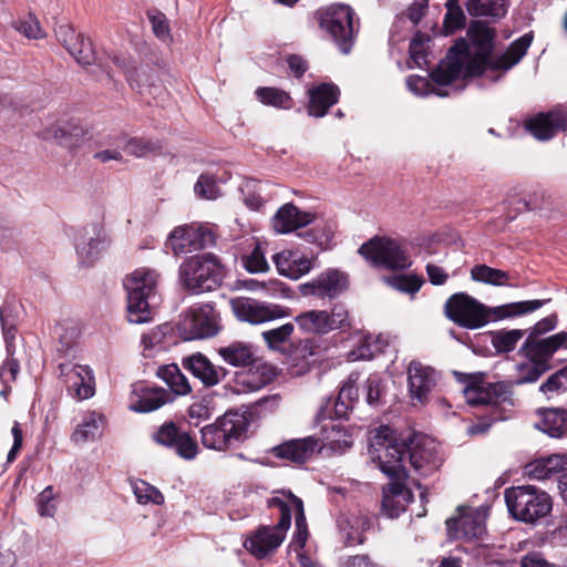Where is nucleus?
Segmentation results:
<instances>
[{"label":"nucleus","mask_w":567,"mask_h":567,"mask_svg":"<svg viewBox=\"0 0 567 567\" xmlns=\"http://www.w3.org/2000/svg\"><path fill=\"white\" fill-rule=\"evenodd\" d=\"M161 148V144L155 141L144 138H128L124 141L123 150L133 156L143 157L151 153H154Z\"/></svg>","instance_id":"nucleus-54"},{"label":"nucleus","mask_w":567,"mask_h":567,"mask_svg":"<svg viewBox=\"0 0 567 567\" xmlns=\"http://www.w3.org/2000/svg\"><path fill=\"white\" fill-rule=\"evenodd\" d=\"M560 348H567V332L565 331L542 340H536L532 336L525 340L520 352L524 353L527 359H532L529 367L534 369V371L529 380H538L548 369V360Z\"/></svg>","instance_id":"nucleus-15"},{"label":"nucleus","mask_w":567,"mask_h":567,"mask_svg":"<svg viewBox=\"0 0 567 567\" xmlns=\"http://www.w3.org/2000/svg\"><path fill=\"white\" fill-rule=\"evenodd\" d=\"M494 38H458L445 59L431 73L432 80L447 85L457 78L483 76L501 80L526 54L533 38H517L506 50H499Z\"/></svg>","instance_id":"nucleus-1"},{"label":"nucleus","mask_w":567,"mask_h":567,"mask_svg":"<svg viewBox=\"0 0 567 567\" xmlns=\"http://www.w3.org/2000/svg\"><path fill=\"white\" fill-rule=\"evenodd\" d=\"M255 95L264 105L284 110L292 107V99L289 93L277 87L260 86L256 89Z\"/></svg>","instance_id":"nucleus-43"},{"label":"nucleus","mask_w":567,"mask_h":567,"mask_svg":"<svg viewBox=\"0 0 567 567\" xmlns=\"http://www.w3.org/2000/svg\"><path fill=\"white\" fill-rule=\"evenodd\" d=\"M236 391L237 392H255L267 384L268 379L259 373V368L254 371L249 369L236 374Z\"/></svg>","instance_id":"nucleus-49"},{"label":"nucleus","mask_w":567,"mask_h":567,"mask_svg":"<svg viewBox=\"0 0 567 567\" xmlns=\"http://www.w3.org/2000/svg\"><path fill=\"white\" fill-rule=\"evenodd\" d=\"M295 331L292 323H285L278 328L264 331L261 337L272 350H280L290 340Z\"/></svg>","instance_id":"nucleus-51"},{"label":"nucleus","mask_w":567,"mask_h":567,"mask_svg":"<svg viewBox=\"0 0 567 567\" xmlns=\"http://www.w3.org/2000/svg\"><path fill=\"white\" fill-rule=\"evenodd\" d=\"M60 377L70 395L76 400H86L95 393V381L87 365L60 364Z\"/></svg>","instance_id":"nucleus-19"},{"label":"nucleus","mask_w":567,"mask_h":567,"mask_svg":"<svg viewBox=\"0 0 567 567\" xmlns=\"http://www.w3.org/2000/svg\"><path fill=\"white\" fill-rule=\"evenodd\" d=\"M432 38H411L409 44V68H425L430 64Z\"/></svg>","instance_id":"nucleus-44"},{"label":"nucleus","mask_w":567,"mask_h":567,"mask_svg":"<svg viewBox=\"0 0 567 567\" xmlns=\"http://www.w3.org/2000/svg\"><path fill=\"white\" fill-rule=\"evenodd\" d=\"M63 47L79 64L90 65L95 61V51L91 38H64Z\"/></svg>","instance_id":"nucleus-40"},{"label":"nucleus","mask_w":567,"mask_h":567,"mask_svg":"<svg viewBox=\"0 0 567 567\" xmlns=\"http://www.w3.org/2000/svg\"><path fill=\"white\" fill-rule=\"evenodd\" d=\"M347 288V277L337 269H328L299 286L305 297L336 298Z\"/></svg>","instance_id":"nucleus-22"},{"label":"nucleus","mask_w":567,"mask_h":567,"mask_svg":"<svg viewBox=\"0 0 567 567\" xmlns=\"http://www.w3.org/2000/svg\"><path fill=\"white\" fill-rule=\"evenodd\" d=\"M437 372L419 361H412L408 368L409 392L413 400L425 403L437 384Z\"/></svg>","instance_id":"nucleus-23"},{"label":"nucleus","mask_w":567,"mask_h":567,"mask_svg":"<svg viewBox=\"0 0 567 567\" xmlns=\"http://www.w3.org/2000/svg\"><path fill=\"white\" fill-rule=\"evenodd\" d=\"M9 312L10 311H9L8 307L0 308V321H1L2 332H3V339L6 342L7 354L13 355V353H14L13 341L16 339L17 329H16L12 320H10Z\"/></svg>","instance_id":"nucleus-57"},{"label":"nucleus","mask_w":567,"mask_h":567,"mask_svg":"<svg viewBox=\"0 0 567 567\" xmlns=\"http://www.w3.org/2000/svg\"><path fill=\"white\" fill-rule=\"evenodd\" d=\"M369 527V519L359 515H341L338 518L340 537L347 546L363 543V532Z\"/></svg>","instance_id":"nucleus-35"},{"label":"nucleus","mask_w":567,"mask_h":567,"mask_svg":"<svg viewBox=\"0 0 567 567\" xmlns=\"http://www.w3.org/2000/svg\"><path fill=\"white\" fill-rule=\"evenodd\" d=\"M202 443L207 449L217 451H224L230 446L218 421L202 429Z\"/></svg>","instance_id":"nucleus-47"},{"label":"nucleus","mask_w":567,"mask_h":567,"mask_svg":"<svg viewBox=\"0 0 567 567\" xmlns=\"http://www.w3.org/2000/svg\"><path fill=\"white\" fill-rule=\"evenodd\" d=\"M217 353L226 363L233 367H248L257 360L255 347L243 341H234L225 347H220Z\"/></svg>","instance_id":"nucleus-34"},{"label":"nucleus","mask_w":567,"mask_h":567,"mask_svg":"<svg viewBox=\"0 0 567 567\" xmlns=\"http://www.w3.org/2000/svg\"><path fill=\"white\" fill-rule=\"evenodd\" d=\"M409 446L399 441L394 431L389 426H380L370 443V453L373 461H378L379 468L390 478L403 481L409 471L406 460Z\"/></svg>","instance_id":"nucleus-3"},{"label":"nucleus","mask_w":567,"mask_h":567,"mask_svg":"<svg viewBox=\"0 0 567 567\" xmlns=\"http://www.w3.org/2000/svg\"><path fill=\"white\" fill-rule=\"evenodd\" d=\"M385 281L389 286L394 288L395 290L414 295L416 293L422 285L424 284V280L416 276V275H408V276H392L386 277Z\"/></svg>","instance_id":"nucleus-52"},{"label":"nucleus","mask_w":567,"mask_h":567,"mask_svg":"<svg viewBox=\"0 0 567 567\" xmlns=\"http://www.w3.org/2000/svg\"><path fill=\"white\" fill-rule=\"evenodd\" d=\"M471 278L474 281L492 286L509 285V274L501 269L492 268L486 265H476L471 269Z\"/></svg>","instance_id":"nucleus-45"},{"label":"nucleus","mask_w":567,"mask_h":567,"mask_svg":"<svg viewBox=\"0 0 567 567\" xmlns=\"http://www.w3.org/2000/svg\"><path fill=\"white\" fill-rule=\"evenodd\" d=\"M84 133V128L74 122L56 121L45 126L38 134L44 141L54 142L65 147H72Z\"/></svg>","instance_id":"nucleus-29"},{"label":"nucleus","mask_w":567,"mask_h":567,"mask_svg":"<svg viewBox=\"0 0 567 567\" xmlns=\"http://www.w3.org/2000/svg\"><path fill=\"white\" fill-rule=\"evenodd\" d=\"M244 268L250 274L267 272L269 264L266 259L264 244L255 240L252 249L241 257Z\"/></svg>","instance_id":"nucleus-46"},{"label":"nucleus","mask_w":567,"mask_h":567,"mask_svg":"<svg viewBox=\"0 0 567 567\" xmlns=\"http://www.w3.org/2000/svg\"><path fill=\"white\" fill-rule=\"evenodd\" d=\"M110 244V237L102 223L87 224L75 243L80 262L84 266H92L107 250Z\"/></svg>","instance_id":"nucleus-17"},{"label":"nucleus","mask_w":567,"mask_h":567,"mask_svg":"<svg viewBox=\"0 0 567 567\" xmlns=\"http://www.w3.org/2000/svg\"><path fill=\"white\" fill-rule=\"evenodd\" d=\"M408 452L406 465L409 464L420 475H430L442 464V458L439 455V444L432 437L416 436L411 442Z\"/></svg>","instance_id":"nucleus-18"},{"label":"nucleus","mask_w":567,"mask_h":567,"mask_svg":"<svg viewBox=\"0 0 567 567\" xmlns=\"http://www.w3.org/2000/svg\"><path fill=\"white\" fill-rule=\"evenodd\" d=\"M157 280V272L150 268H138L124 279L130 322L144 323L151 320V301L156 297Z\"/></svg>","instance_id":"nucleus-4"},{"label":"nucleus","mask_w":567,"mask_h":567,"mask_svg":"<svg viewBox=\"0 0 567 567\" xmlns=\"http://www.w3.org/2000/svg\"><path fill=\"white\" fill-rule=\"evenodd\" d=\"M329 330L333 331L341 329L349 324L348 310L342 306H334L330 312H328Z\"/></svg>","instance_id":"nucleus-62"},{"label":"nucleus","mask_w":567,"mask_h":567,"mask_svg":"<svg viewBox=\"0 0 567 567\" xmlns=\"http://www.w3.org/2000/svg\"><path fill=\"white\" fill-rule=\"evenodd\" d=\"M526 473L530 478L544 481L553 477V474L544 458L536 460L526 466Z\"/></svg>","instance_id":"nucleus-63"},{"label":"nucleus","mask_w":567,"mask_h":567,"mask_svg":"<svg viewBox=\"0 0 567 567\" xmlns=\"http://www.w3.org/2000/svg\"><path fill=\"white\" fill-rule=\"evenodd\" d=\"M153 440L159 445L174 449L185 460H193L198 453L196 441L187 432L181 431L173 422L162 424L154 432Z\"/></svg>","instance_id":"nucleus-21"},{"label":"nucleus","mask_w":567,"mask_h":567,"mask_svg":"<svg viewBox=\"0 0 567 567\" xmlns=\"http://www.w3.org/2000/svg\"><path fill=\"white\" fill-rule=\"evenodd\" d=\"M272 262L279 275L298 280L316 268L317 258L306 255L299 249H284L272 256Z\"/></svg>","instance_id":"nucleus-20"},{"label":"nucleus","mask_w":567,"mask_h":567,"mask_svg":"<svg viewBox=\"0 0 567 567\" xmlns=\"http://www.w3.org/2000/svg\"><path fill=\"white\" fill-rule=\"evenodd\" d=\"M126 79L130 85L133 89H137L141 93L151 86H153V81L151 74L143 66L136 68H127L125 71Z\"/></svg>","instance_id":"nucleus-56"},{"label":"nucleus","mask_w":567,"mask_h":567,"mask_svg":"<svg viewBox=\"0 0 567 567\" xmlns=\"http://www.w3.org/2000/svg\"><path fill=\"white\" fill-rule=\"evenodd\" d=\"M410 493L400 483L391 485V493L383 496L382 506L390 517H398L405 511V504L410 499Z\"/></svg>","instance_id":"nucleus-42"},{"label":"nucleus","mask_w":567,"mask_h":567,"mask_svg":"<svg viewBox=\"0 0 567 567\" xmlns=\"http://www.w3.org/2000/svg\"><path fill=\"white\" fill-rule=\"evenodd\" d=\"M220 329L218 313L212 305H194L181 318L178 330L185 340L214 337Z\"/></svg>","instance_id":"nucleus-13"},{"label":"nucleus","mask_w":567,"mask_h":567,"mask_svg":"<svg viewBox=\"0 0 567 567\" xmlns=\"http://www.w3.org/2000/svg\"><path fill=\"white\" fill-rule=\"evenodd\" d=\"M55 493L52 486H47L37 498L38 513L42 517H52L55 513Z\"/></svg>","instance_id":"nucleus-58"},{"label":"nucleus","mask_w":567,"mask_h":567,"mask_svg":"<svg viewBox=\"0 0 567 567\" xmlns=\"http://www.w3.org/2000/svg\"><path fill=\"white\" fill-rule=\"evenodd\" d=\"M163 338L164 332L161 328L154 329L150 333L144 334L142 337L144 357H153L157 350L163 349L161 346Z\"/></svg>","instance_id":"nucleus-61"},{"label":"nucleus","mask_w":567,"mask_h":567,"mask_svg":"<svg viewBox=\"0 0 567 567\" xmlns=\"http://www.w3.org/2000/svg\"><path fill=\"white\" fill-rule=\"evenodd\" d=\"M309 104L308 113L310 116L322 117L328 110L334 105L340 95L339 87L332 83H322L308 91Z\"/></svg>","instance_id":"nucleus-31"},{"label":"nucleus","mask_w":567,"mask_h":567,"mask_svg":"<svg viewBox=\"0 0 567 567\" xmlns=\"http://www.w3.org/2000/svg\"><path fill=\"white\" fill-rule=\"evenodd\" d=\"M430 0H413L405 11L401 12L395 18V25L410 23V28H405V31L412 33V35H427L425 31L419 28L422 19L425 17L429 10Z\"/></svg>","instance_id":"nucleus-37"},{"label":"nucleus","mask_w":567,"mask_h":567,"mask_svg":"<svg viewBox=\"0 0 567 567\" xmlns=\"http://www.w3.org/2000/svg\"><path fill=\"white\" fill-rule=\"evenodd\" d=\"M171 399V394L158 388H148L143 383L133 385L130 395V409L135 412H153L162 408Z\"/></svg>","instance_id":"nucleus-25"},{"label":"nucleus","mask_w":567,"mask_h":567,"mask_svg":"<svg viewBox=\"0 0 567 567\" xmlns=\"http://www.w3.org/2000/svg\"><path fill=\"white\" fill-rule=\"evenodd\" d=\"M545 300H526L487 308L473 297L457 292L445 303V313L450 320L466 329H477L491 320L523 316L545 305Z\"/></svg>","instance_id":"nucleus-2"},{"label":"nucleus","mask_w":567,"mask_h":567,"mask_svg":"<svg viewBox=\"0 0 567 567\" xmlns=\"http://www.w3.org/2000/svg\"><path fill=\"white\" fill-rule=\"evenodd\" d=\"M19 368V362L13 355H8L0 369V380L4 385V389L1 391L2 395H6L10 391V383L16 381Z\"/></svg>","instance_id":"nucleus-59"},{"label":"nucleus","mask_w":567,"mask_h":567,"mask_svg":"<svg viewBox=\"0 0 567 567\" xmlns=\"http://www.w3.org/2000/svg\"><path fill=\"white\" fill-rule=\"evenodd\" d=\"M456 380L462 384V393L472 406L498 404L508 395L505 383L486 382L481 374H463L455 372Z\"/></svg>","instance_id":"nucleus-12"},{"label":"nucleus","mask_w":567,"mask_h":567,"mask_svg":"<svg viewBox=\"0 0 567 567\" xmlns=\"http://www.w3.org/2000/svg\"><path fill=\"white\" fill-rule=\"evenodd\" d=\"M285 504L290 508V515L295 513L296 530L290 543L292 550L301 551L308 539V528L302 501L292 493L284 494Z\"/></svg>","instance_id":"nucleus-32"},{"label":"nucleus","mask_w":567,"mask_h":567,"mask_svg":"<svg viewBox=\"0 0 567 567\" xmlns=\"http://www.w3.org/2000/svg\"><path fill=\"white\" fill-rule=\"evenodd\" d=\"M317 439L321 450L328 447L334 453H344L353 443V434L332 421L322 426L321 437Z\"/></svg>","instance_id":"nucleus-33"},{"label":"nucleus","mask_w":567,"mask_h":567,"mask_svg":"<svg viewBox=\"0 0 567 567\" xmlns=\"http://www.w3.org/2000/svg\"><path fill=\"white\" fill-rule=\"evenodd\" d=\"M312 221V215L301 212L293 204L281 206L272 218V228L278 234H288Z\"/></svg>","instance_id":"nucleus-30"},{"label":"nucleus","mask_w":567,"mask_h":567,"mask_svg":"<svg viewBox=\"0 0 567 567\" xmlns=\"http://www.w3.org/2000/svg\"><path fill=\"white\" fill-rule=\"evenodd\" d=\"M195 195L202 199L213 200L220 196V189L217 185L216 178L207 173L202 174L195 186Z\"/></svg>","instance_id":"nucleus-53"},{"label":"nucleus","mask_w":567,"mask_h":567,"mask_svg":"<svg viewBox=\"0 0 567 567\" xmlns=\"http://www.w3.org/2000/svg\"><path fill=\"white\" fill-rule=\"evenodd\" d=\"M446 12L443 19V35L462 31L466 27L467 18L458 0H446Z\"/></svg>","instance_id":"nucleus-41"},{"label":"nucleus","mask_w":567,"mask_h":567,"mask_svg":"<svg viewBox=\"0 0 567 567\" xmlns=\"http://www.w3.org/2000/svg\"><path fill=\"white\" fill-rule=\"evenodd\" d=\"M466 11L474 18L465 35H495L492 24L502 20L509 8V0H467Z\"/></svg>","instance_id":"nucleus-9"},{"label":"nucleus","mask_w":567,"mask_h":567,"mask_svg":"<svg viewBox=\"0 0 567 567\" xmlns=\"http://www.w3.org/2000/svg\"><path fill=\"white\" fill-rule=\"evenodd\" d=\"M268 506L280 511L278 523L275 526L258 527L244 542V547L257 559L271 556L285 540L290 527V508L285 504L284 498L274 496L268 499Z\"/></svg>","instance_id":"nucleus-7"},{"label":"nucleus","mask_w":567,"mask_h":567,"mask_svg":"<svg viewBox=\"0 0 567 567\" xmlns=\"http://www.w3.org/2000/svg\"><path fill=\"white\" fill-rule=\"evenodd\" d=\"M106 419L97 411L85 412L71 434V441L78 446L100 440L103 435Z\"/></svg>","instance_id":"nucleus-27"},{"label":"nucleus","mask_w":567,"mask_h":567,"mask_svg":"<svg viewBox=\"0 0 567 567\" xmlns=\"http://www.w3.org/2000/svg\"><path fill=\"white\" fill-rule=\"evenodd\" d=\"M217 421L229 445L241 441L249 425L246 415L239 412H227Z\"/></svg>","instance_id":"nucleus-38"},{"label":"nucleus","mask_w":567,"mask_h":567,"mask_svg":"<svg viewBox=\"0 0 567 567\" xmlns=\"http://www.w3.org/2000/svg\"><path fill=\"white\" fill-rule=\"evenodd\" d=\"M505 502L508 512L516 520L528 524H535L545 518L553 508L549 494L532 485L507 488Z\"/></svg>","instance_id":"nucleus-6"},{"label":"nucleus","mask_w":567,"mask_h":567,"mask_svg":"<svg viewBox=\"0 0 567 567\" xmlns=\"http://www.w3.org/2000/svg\"><path fill=\"white\" fill-rule=\"evenodd\" d=\"M230 307L238 320L250 324H262L289 316L287 308L280 305L262 302L247 297L231 299Z\"/></svg>","instance_id":"nucleus-16"},{"label":"nucleus","mask_w":567,"mask_h":567,"mask_svg":"<svg viewBox=\"0 0 567 567\" xmlns=\"http://www.w3.org/2000/svg\"><path fill=\"white\" fill-rule=\"evenodd\" d=\"M183 367L200 380L205 386H214L226 377V370L223 367L213 364L207 357L199 352L184 358Z\"/></svg>","instance_id":"nucleus-26"},{"label":"nucleus","mask_w":567,"mask_h":567,"mask_svg":"<svg viewBox=\"0 0 567 567\" xmlns=\"http://www.w3.org/2000/svg\"><path fill=\"white\" fill-rule=\"evenodd\" d=\"M524 331L519 329L499 330L492 333V344L497 352H511L523 338Z\"/></svg>","instance_id":"nucleus-50"},{"label":"nucleus","mask_w":567,"mask_h":567,"mask_svg":"<svg viewBox=\"0 0 567 567\" xmlns=\"http://www.w3.org/2000/svg\"><path fill=\"white\" fill-rule=\"evenodd\" d=\"M321 451L320 441L315 436L291 440L274 449L277 457L303 463Z\"/></svg>","instance_id":"nucleus-28"},{"label":"nucleus","mask_w":567,"mask_h":567,"mask_svg":"<svg viewBox=\"0 0 567 567\" xmlns=\"http://www.w3.org/2000/svg\"><path fill=\"white\" fill-rule=\"evenodd\" d=\"M132 489L140 504L146 505L152 503L161 505L164 503V496L159 489L143 480L132 482Z\"/></svg>","instance_id":"nucleus-48"},{"label":"nucleus","mask_w":567,"mask_h":567,"mask_svg":"<svg viewBox=\"0 0 567 567\" xmlns=\"http://www.w3.org/2000/svg\"><path fill=\"white\" fill-rule=\"evenodd\" d=\"M525 127L535 138L539 141L549 140L559 131L567 130V113L564 111L540 113L529 118Z\"/></svg>","instance_id":"nucleus-24"},{"label":"nucleus","mask_w":567,"mask_h":567,"mask_svg":"<svg viewBox=\"0 0 567 567\" xmlns=\"http://www.w3.org/2000/svg\"><path fill=\"white\" fill-rule=\"evenodd\" d=\"M567 389V367L555 372L546 382L540 385V391L545 394L564 391Z\"/></svg>","instance_id":"nucleus-60"},{"label":"nucleus","mask_w":567,"mask_h":567,"mask_svg":"<svg viewBox=\"0 0 567 567\" xmlns=\"http://www.w3.org/2000/svg\"><path fill=\"white\" fill-rule=\"evenodd\" d=\"M313 19L330 35H355L360 31L359 17L344 3L320 7L315 11Z\"/></svg>","instance_id":"nucleus-11"},{"label":"nucleus","mask_w":567,"mask_h":567,"mask_svg":"<svg viewBox=\"0 0 567 567\" xmlns=\"http://www.w3.org/2000/svg\"><path fill=\"white\" fill-rule=\"evenodd\" d=\"M538 427L551 437H559L567 431V411L558 408L540 411Z\"/></svg>","instance_id":"nucleus-39"},{"label":"nucleus","mask_w":567,"mask_h":567,"mask_svg":"<svg viewBox=\"0 0 567 567\" xmlns=\"http://www.w3.org/2000/svg\"><path fill=\"white\" fill-rule=\"evenodd\" d=\"M488 509V506H458L455 515L445 522L449 537L463 540L481 539L486 533Z\"/></svg>","instance_id":"nucleus-10"},{"label":"nucleus","mask_w":567,"mask_h":567,"mask_svg":"<svg viewBox=\"0 0 567 567\" xmlns=\"http://www.w3.org/2000/svg\"><path fill=\"white\" fill-rule=\"evenodd\" d=\"M295 321L301 332L307 334H327L330 332L328 311L307 310L295 317Z\"/></svg>","instance_id":"nucleus-36"},{"label":"nucleus","mask_w":567,"mask_h":567,"mask_svg":"<svg viewBox=\"0 0 567 567\" xmlns=\"http://www.w3.org/2000/svg\"><path fill=\"white\" fill-rule=\"evenodd\" d=\"M215 244L214 231L204 225H183L176 227L168 236L166 248L175 256L185 255Z\"/></svg>","instance_id":"nucleus-14"},{"label":"nucleus","mask_w":567,"mask_h":567,"mask_svg":"<svg viewBox=\"0 0 567 567\" xmlns=\"http://www.w3.org/2000/svg\"><path fill=\"white\" fill-rule=\"evenodd\" d=\"M224 267L217 256L207 252L187 258L179 266V280L192 293L215 290L220 286Z\"/></svg>","instance_id":"nucleus-5"},{"label":"nucleus","mask_w":567,"mask_h":567,"mask_svg":"<svg viewBox=\"0 0 567 567\" xmlns=\"http://www.w3.org/2000/svg\"><path fill=\"white\" fill-rule=\"evenodd\" d=\"M243 287L251 292L261 293L264 296L274 297L282 292V282L277 279L257 280L247 279L243 281Z\"/></svg>","instance_id":"nucleus-55"},{"label":"nucleus","mask_w":567,"mask_h":567,"mask_svg":"<svg viewBox=\"0 0 567 567\" xmlns=\"http://www.w3.org/2000/svg\"><path fill=\"white\" fill-rule=\"evenodd\" d=\"M359 254L374 266L404 270L412 265L405 247L398 240L373 237L359 248Z\"/></svg>","instance_id":"nucleus-8"},{"label":"nucleus","mask_w":567,"mask_h":567,"mask_svg":"<svg viewBox=\"0 0 567 567\" xmlns=\"http://www.w3.org/2000/svg\"><path fill=\"white\" fill-rule=\"evenodd\" d=\"M406 85L409 90L417 96H425L432 92L430 81L420 75H410L406 79Z\"/></svg>","instance_id":"nucleus-64"}]
</instances>
